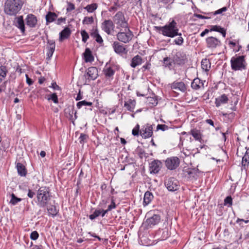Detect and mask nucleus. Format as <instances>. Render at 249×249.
Wrapping results in <instances>:
<instances>
[{"label":"nucleus","instance_id":"obj_1","mask_svg":"<svg viewBox=\"0 0 249 249\" xmlns=\"http://www.w3.org/2000/svg\"><path fill=\"white\" fill-rule=\"evenodd\" d=\"M154 28L155 31L165 36L173 38L179 35L177 23L173 19L163 26H154Z\"/></svg>","mask_w":249,"mask_h":249},{"label":"nucleus","instance_id":"obj_2","mask_svg":"<svg viewBox=\"0 0 249 249\" xmlns=\"http://www.w3.org/2000/svg\"><path fill=\"white\" fill-rule=\"evenodd\" d=\"M36 205L40 208L47 207L51 200L50 189L45 186L40 187L36 192Z\"/></svg>","mask_w":249,"mask_h":249},{"label":"nucleus","instance_id":"obj_3","mask_svg":"<svg viewBox=\"0 0 249 249\" xmlns=\"http://www.w3.org/2000/svg\"><path fill=\"white\" fill-rule=\"evenodd\" d=\"M22 0H6L4 3V11L9 16H15L21 10Z\"/></svg>","mask_w":249,"mask_h":249},{"label":"nucleus","instance_id":"obj_4","mask_svg":"<svg viewBox=\"0 0 249 249\" xmlns=\"http://www.w3.org/2000/svg\"><path fill=\"white\" fill-rule=\"evenodd\" d=\"M118 65L110 62H107L103 70V73L105 79L109 81H112L114 78L115 72L119 70Z\"/></svg>","mask_w":249,"mask_h":249},{"label":"nucleus","instance_id":"obj_5","mask_svg":"<svg viewBox=\"0 0 249 249\" xmlns=\"http://www.w3.org/2000/svg\"><path fill=\"white\" fill-rule=\"evenodd\" d=\"M231 67L234 71L245 70L246 68V63L245 56H235L232 57L231 60Z\"/></svg>","mask_w":249,"mask_h":249},{"label":"nucleus","instance_id":"obj_6","mask_svg":"<svg viewBox=\"0 0 249 249\" xmlns=\"http://www.w3.org/2000/svg\"><path fill=\"white\" fill-rule=\"evenodd\" d=\"M113 21L116 25V28L121 30L129 28L127 21L125 19L122 12H118L113 17Z\"/></svg>","mask_w":249,"mask_h":249},{"label":"nucleus","instance_id":"obj_7","mask_svg":"<svg viewBox=\"0 0 249 249\" xmlns=\"http://www.w3.org/2000/svg\"><path fill=\"white\" fill-rule=\"evenodd\" d=\"M133 36V33L129 29V28L124 29L123 30H120V31L116 35L117 39L124 43H129Z\"/></svg>","mask_w":249,"mask_h":249},{"label":"nucleus","instance_id":"obj_8","mask_svg":"<svg viewBox=\"0 0 249 249\" xmlns=\"http://www.w3.org/2000/svg\"><path fill=\"white\" fill-rule=\"evenodd\" d=\"M172 59L174 64L178 66H182L188 61L187 55L183 51L177 52L173 55Z\"/></svg>","mask_w":249,"mask_h":249},{"label":"nucleus","instance_id":"obj_9","mask_svg":"<svg viewBox=\"0 0 249 249\" xmlns=\"http://www.w3.org/2000/svg\"><path fill=\"white\" fill-rule=\"evenodd\" d=\"M164 185L170 192H175L179 189V181L173 177H170L164 180Z\"/></svg>","mask_w":249,"mask_h":249},{"label":"nucleus","instance_id":"obj_10","mask_svg":"<svg viewBox=\"0 0 249 249\" xmlns=\"http://www.w3.org/2000/svg\"><path fill=\"white\" fill-rule=\"evenodd\" d=\"M179 160L177 157L168 158L165 161L166 167L170 170L176 169L179 166Z\"/></svg>","mask_w":249,"mask_h":249},{"label":"nucleus","instance_id":"obj_11","mask_svg":"<svg viewBox=\"0 0 249 249\" xmlns=\"http://www.w3.org/2000/svg\"><path fill=\"white\" fill-rule=\"evenodd\" d=\"M206 46L208 48L213 50L221 45V42L218 38L209 36L206 39Z\"/></svg>","mask_w":249,"mask_h":249},{"label":"nucleus","instance_id":"obj_12","mask_svg":"<svg viewBox=\"0 0 249 249\" xmlns=\"http://www.w3.org/2000/svg\"><path fill=\"white\" fill-rule=\"evenodd\" d=\"M101 29L108 35H112V32L114 31V24L110 20H105L101 24Z\"/></svg>","mask_w":249,"mask_h":249},{"label":"nucleus","instance_id":"obj_13","mask_svg":"<svg viewBox=\"0 0 249 249\" xmlns=\"http://www.w3.org/2000/svg\"><path fill=\"white\" fill-rule=\"evenodd\" d=\"M140 135L142 138L147 139L153 135V127L148 124L144 125L140 130Z\"/></svg>","mask_w":249,"mask_h":249},{"label":"nucleus","instance_id":"obj_14","mask_svg":"<svg viewBox=\"0 0 249 249\" xmlns=\"http://www.w3.org/2000/svg\"><path fill=\"white\" fill-rule=\"evenodd\" d=\"M114 51L118 54H126L127 50L125 46L118 41H114L112 44Z\"/></svg>","mask_w":249,"mask_h":249},{"label":"nucleus","instance_id":"obj_15","mask_svg":"<svg viewBox=\"0 0 249 249\" xmlns=\"http://www.w3.org/2000/svg\"><path fill=\"white\" fill-rule=\"evenodd\" d=\"M162 167L161 162L158 160H154L149 164V170L151 173L157 174Z\"/></svg>","mask_w":249,"mask_h":249},{"label":"nucleus","instance_id":"obj_16","mask_svg":"<svg viewBox=\"0 0 249 249\" xmlns=\"http://www.w3.org/2000/svg\"><path fill=\"white\" fill-rule=\"evenodd\" d=\"M14 24L20 30L22 34L25 33V24L22 16L16 17L14 21Z\"/></svg>","mask_w":249,"mask_h":249},{"label":"nucleus","instance_id":"obj_17","mask_svg":"<svg viewBox=\"0 0 249 249\" xmlns=\"http://www.w3.org/2000/svg\"><path fill=\"white\" fill-rule=\"evenodd\" d=\"M206 81L201 80L198 78H195L191 83V88L196 90L203 89H204V83Z\"/></svg>","mask_w":249,"mask_h":249},{"label":"nucleus","instance_id":"obj_18","mask_svg":"<svg viewBox=\"0 0 249 249\" xmlns=\"http://www.w3.org/2000/svg\"><path fill=\"white\" fill-rule=\"evenodd\" d=\"M55 48V41L53 40H47V58L50 59L51 57L53 56V54L54 52Z\"/></svg>","mask_w":249,"mask_h":249},{"label":"nucleus","instance_id":"obj_19","mask_svg":"<svg viewBox=\"0 0 249 249\" xmlns=\"http://www.w3.org/2000/svg\"><path fill=\"white\" fill-rule=\"evenodd\" d=\"M110 201L111 203L108 206L107 209L104 210L103 209H101V216L102 217H104L109 212L116 208L117 205L115 203V199L114 196H112L110 197Z\"/></svg>","mask_w":249,"mask_h":249},{"label":"nucleus","instance_id":"obj_20","mask_svg":"<svg viewBox=\"0 0 249 249\" xmlns=\"http://www.w3.org/2000/svg\"><path fill=\"white\" fill-rule=\"evenodd\" d=\"M171 88L172 89L179 90L182 92H185L187 90V86L183 82L175 81L171 85Z\"/></svg>","mask_w":249,"mask_h":249},{"label":"nucleus","instance_id":"obj_21","mask_svg":"<svg viewBox=\"0 0 249 249\" xmlns=\"http://www.w3.org/2000/svg\"><path fill=\"white\" fill-rule=\"evenodd\" d=\"M160 221V216L159 214H154L152 216L146 219L145 223L149 227L151 228L158 224Z\"/></svg>","mask_w":249,"mask_h":249},{"label":"nucleus","instance_id":"obj_22","mask_svg":"<svg viewBox=\"0 0 249 249\" xmlns=\"http://www.w3.org/2000/svg\"><path fill=\"white\" fill-rule=\"evenodd\" d=\"M25 20L27 25L30 28L35 27L37 21L36 17L33 14L28 15Z\"/></svg>","mask_w":249,"mask_h":249},{"label":"nucleus","instance_id":"obj_23","mask_svg":"<svg viewBox=\"0 0 249 249\" xmlns=\"http://www.w3.org/2000/svg\"><path fill=\"white\" fill-rule=\"evenodd\" d=\"M229 98L227 95L223 94L215 99V104L217 107H219L222 104H227L228 102Z\"/></svg>","mask_w":249,"mask_h":249},{"label":"nucleus","instance_id":"obj_24","mask_svg":"<svg viewBox=\"0 0 249 249\" xmlns=\"http://www.w3.org/2000/svg\"><path fill=\"white\" fill-rule=\"evenodd\" d=\"M90 35L91 37L94 38L96 41L98 43L101 44L103 42V40L101 36L99 35L98 28L96 26L95 28H93V29L91 30V32H90Z\"/></svg>","mask_w":249,"mask_h":249},{"label":"nucleus","instance_id":"obj_25","mask_svg":"<svg viewBox=\"0 0 249 249\" xmlns=\"http://www.w3.org/2000/svg\"><path fill=\"white\" fill-rule=\"evenodd\" d=\"M71 35V31L68 27L65 28L59 33V41L60 42L63 41L64 40L69 38Z\"/></svg>","mask_w":249,"mask_h":249},{"label":"nucleus","instance_id":"obj_26","mask_svg":"<svg viewBox=\"0 0 249 249\" xmlns=\"http://www.w3.org/2000/svg\"><path fill=\"white\" fill-rule=\"evenodd\" d=\"M87 75L89 79L95 80L97 78L98 75L97 69L95 67H89L88 69Z\"/></svg>","mask_w":249,"mask_h":249},{"label":"nucleus","instance_id":"obj_27","mask_svg":"<svg viewBox=\"0 0 249 249\" xmlns=\"http://www.w3.org/2000/svg\"><path fill=\"white\" fill-rule=\"evenodd\" d=\"M136 105V101L134 99H129L127 101L124 102V107L127 110L133 112Z\"/></svg>","mask_w":249,"mask_h":249},{"label":"nucleus","instance_id":"obj_28","mask_svg":"<svg viewBox=\"0 0 249 249\" xmlns=\"http://www.w3.org/2000/svg\"><path fill=\"white\" fill-rule=\"evenodd\" d=\"M18 173L21 177H25L27 174L25 166L20 162H18L16 165Z\"/></svg>","mask_w":249,"mask_h":249},{"label":"nucleus","instance_id":"obj_29","mask_svg":"<svg viewBox=\"0 0 249 249\" xmlns=\"http://www.w3.org/2000/svg\"><path fill=\"white\" fill-rule=\"evenodd\" d=\"M84 60L86 62H91L94 61V57L90 50L87 48L83 53Z\"/></svg>","mask_w":249,"mask_h":249},{"label":"nucleus","instance_id":"obj_30","mask_svg":"<svg viewBox=\"0 0 249 249\" xmlns=\"http://www.w3.org/2000/svg\"><path fill=\"white\" fill-rule=\"evenodd\" d=\"M153 195L151 192L147 191L145 193L143 197V204L144 206L150 204L153 199Z\"/></svg>","mask_w":249,"mask_h":249},{"label":"nucleus","instance_id":"obj_31","mask_svg":"<svg viewBox=\"0 0 249 249\" xmlns=\"http://www.w3.org/2000/svg\"><path fill=\"white\" fill-rule=\"evenodd\" d=\"M142 62V57L139 55H137L135 56L131 60L130 66L132 68H135L138 66L140 65Z\"/></svg>","mask_w":249,"mask_h":249},{"label":"nucleus","instance_id":"obj_32","mask_svg":"<svg viewBox=\"0 0 249 249\" xmlns=\"http://www.w3.org/2000/svg\"><path fill=\"white\" fill-rule=\"evenodd\" d=\"M46 207L49 216H52L54 217L57 215L59 212V210L53 205H50L49 207L48 206Z\"/></svg>","mask_w":249,"mask_h":249},{"label":"nucleus","instance_id":"obj_33","mask_svg":"<svg viewBox=\"0 0 249 249\" xmlns=\"http://www.w3.org/2000/svg\"><path fill=\"white\" fill-rule=\"evenodd\" d=\"M201 68L203 71L208 72L211 67V63L210 60L205 58L203 59L201 61Z\"/></svg>","mask_w":249,"mask_h":249},{"label":"nucleus","instance_id":"obj_34","mask_svg":"<svg viewBox=\"0 0 249 249\" xmlns=\"http://www.w3.org/2000/svg\"><path fill=\"white\" fill-rule=\"evenodd\" d=\"M173 61H171V58L169 57H165L163 59V66L170 70L173 69Z\"/></svg>","mask_w":249,"mask_h":249},{"label":"nucleus","instance_id":"obj_35","mask_svg":"<svg viewBox=\"0 0 249 249\" xmlns=\"http://www.w3.org/2000/svg\"><path fill=\"white\" fill-rule=\"evenodd\" d=\"M57 18V15L54 12H49L46 16L47 24L54 21Z\"/></svg>","mask_w":249,"mask_h":249},{"label":"nucleus","instance_id":"obj_36","mask_svg":"<svg viewBox=\"0 0 249 249\" xmlns=\"http://www.w3.org/2000/svg\"><path fill=\"white\" fill-rule=\"evenodd\" d=\"M190 178H196L199 171L198 169H190L186 171Z\"/></svg>","mask_w":249,"mask_h":249},{"label":"nucleus","instance_id":"obj_37","mask_svg":"<svg viewBox=\"0 0 249 249\" xmlns=\"http://www.w3.org/2000/svg\"><path fill=\"white\" fill-rule=\"evenodd\" d=\"M8 70L6 66H0V82L2 81L6 77Z\"/></svg>","mask_w":249,"mask_h":249},{"label":"nucleus","instance_id":"obj_38","mask_svg":"<svg viewBox=\"0 0 249 249\" xmlns=\"http://www.w3.org/2000/svg\"><path fill=\"white\" fill-rule=\"evenodd\" d=\"M146 103L149 104L150 107L156 106L158 104V100L157 97L154 95L152 97L147 98Z\"/></svg>","mask_w":249,"mask_h":249},{"label":"nucleus","instance_id":"obj_39","mask_svg":"<svg viewBox=\"0 0 249 249\" xmlns=\"http://www.w3.org/2000/svg\"><path fill=\"white\" fill-rule=\"evenodd\" d=\"M77 107L78 108H80L83 106H89L90 107V108H89L90 110H92V103L90 102H88L85 100L81 101L80 102H78L77 103Z\"/></svg>","mask_w":249,"mask_h":249},{"label":"nucleus","instance_id":"obj_40","mask_svg":"<svg viewBox=\"0 0 249 249\" xmlns=\"http://www.w3.org/2000/svg\"><path fill=\"white\" fill-rule=\"evenodd\" d=\"M11 199L10 200L9 203L12 205H16L18 202H20L22 200V199L20 198L17 197L16 195L12 193L11 195Z\"/></svg>","mask_w":249,"mask_h":249},{"label":"nucleus","instance_id":"obj_41","mask_svg":"<svg viewBox=\"0 0 249 249\" xmlns=\"http://www.w3.org/2000/svg\"><path fill=\"white\" fill-rule=\"evenodd\" d=\"M191 134L196 140L200 141L201 139V134L200 131L196 129H193Z\"/></svg>","mask_w":249,"mask_h":249},{"label":"nucleus","instance_id":"obj_42","mask_svg":"<svg viewBox=\"0 0 249 249\" xmlns=\"http://www.w3.org/2000/svg\"><path fill=\"white\" fill-rule=\"evenodd\" d=\"M97 4L94 3L87 5L85 7H84V9L86 10L89 13H92L97 8Z\"/></svg>","mask_w":249,"mask_h":249},{"label":"nucleus","instance_id":"obj_43","mask_svg":"<svg viewBox=\"0 0 249 249\" xmlns=\"http://www.w3.org/2000/svg\"><path fill=\"white\" fill-rule=\"evenodd\" d=\"M99 216H101V209H96L93 213L89 215V217L91 220H93Z\"/></svg>","mask_w":249,"mask_h":249},{"label":"nucleus","instance_id":"obj_44","mask_svg":"<svg viewBox=\"0 0 249 249\" xmlns=\"http://www.w3.org/2000/svg\"><path fill=\"white\" fill-rule=\"evenodd\" d=\"M161 233H162L161 237L160 238L161 240H164L169 237V234L167 229H165L159 231L158 233L160 234Z\"/></svg>","mask_w":249,"mask_h":249},{"label":"nucleus","instance_id":"obj_45","mask_svg":"<svg viewBox=\"0 0 249 249\" xmlns=\"http://www.w3.org/2000/svg\"><path fill=\"white\" fill-rule=\"evenodd\" d=\"M47 100L48 101L52 100L55 104L58 103V99L56 93L48 95Z\"/></svg>","mask_w":249,"mask_h":249},{"label":"nucleus","instance_id":"obj_46","mask_svg":"<svg viewBox=\"0 0 249 249\" xmlns=\"http://www.w3.org/2000/svg\"><path fill=\"white\" fill-rule=\"evenodd\" d=\"M227 9H227V7H223L214 11V12L208 13H206V14L208 15H210V16H212V15L214 16V15H218V14H221L223 12H226L227 10Z\"/></svg>","mask_w":249,"mask_h":249},{"label":"nucleus","instance_id":"obj_47","mask_svg":"<svg viewBox=\"0 0 249 249\" xmlns=\"http://www.w3.org/2000/svg\"><path fill=\"white\" fill-rule=\"evenodd\" d=\"M94 22V19L92 17H84L82 23L84 25L91 24Z\"/></svg>","mask_w":249,"mask_h":249},{"label":"nucleus","instance_id":"obj_48","mask_svg":"<svg viewBox=\"0 0 249 249\" xmlns=\"http://www.w3.org/2000/svg\"><path fill=\"white\" fill-rule=\"evenodd\" d=\"M178 36V38H177L176 39H175L174 40V42H175V43L176 45L181 46L183 43L184 39H183V37L181 36V33H179V35Z\"/></svg>","mask_w":249,"mask_h":249},{"label":"nucleus","instance_id":"obj_49","mask_svg":"<svg viewBox=\"0 0 249 249\" xmlns=\"http://www.w3.org/2000/svg\"><path fill=\"white\" fill-rule=\"evenodd\" d=\"M81 35L82 36V40L83 42L85 43L89 38V35L88 33L85 30H82L81 32Z\"/></svg>","mask_w":249,"mask_h":249},{"label":"nucleus","instance_id":"obj_50","mask_svg":"<svg viewBox=\"0 0 249 249\" xmlns=\"http://www.w3.org/2000/svg\"><path fill=\"white\" fill-rule=\"evenodd\" d=\"M232 199L231 196H228L224 199V205L231 206L232 205Z\"/></svg>","mask_w":249,"mask_h":249},{"label":"nucleus","instance_id":"obj_51","mask_svg":"<svg viewBox=\"0 0 249 249\" xmlns=\"http://www.w3.org/2000/svg\"><path fill=\"white\" fill-rule=\"evenodd\" d=\"M88 138V136L85 134L81 133L79 138V142L80 143H84L86 140Z\"/></svg>","mask_w":249,"mask_h":249},{"label":"nucleus","instance_id":"obj_52","mask_svg":"<svg viewBox=\"0 0 249 249\" xmlns=\"http://www.w3.org/2000/svg\"><path fill=\"white\" fill-rule=\"evenodd\" d=\"M39 237V234L37 231H32L30 234V237L33 240H36Z\"/></svg>","mask_w":249,"mask_h":249},{"label":"nucleus","instance_id":"obj_53","mask_svg":"<svg viewBox=\"0 0 249 249\" xmlns=\"http://www.w3.org/2000/svg\"><path fill=\"white\" fill-rule=\"evenodd\" d=\"M169 129V127L165 124H159L157 126V130H160L163 131L167 130Z\"/></svg>","mask_w":249,"mask_h":249},{"label":"nucleus","instance_id":"obj_54","mask_svg":"<svg viewBox=\"0 0 249 249\" xmlns=\"http://www.w3.org/2000/svg\"><path fill=\"white\" fill-rule=\"evenodd\" d=\"M139 132H140V125L137 124L133 129L132 134L134 136H138L139 135Z\"/></svg>","mask_w":249,"mask_h":249},{"label":"nucleus","instance_id":"obj_55","mask_svg":"<svg viewBox=\"0 0 249 249\" xmlns=\"http://www.w3.org/2000/svg\"><path fill=\"white\" fill-rule=\"evenodd\" d=\"M223 28L221 27L220 26L218 25H213L212 26L211 29H210V31H215L219 33H220L221 30H222Z\"/></svg>","mask_w":249,"mask_h":249},{"label":"nucleus","instance_id":"obj_56","mask_svg":"<svg viewBox=\"0 0 249 249\" xmlns=\"http://www.w3.org/2000/svg\"><path fill=\"white\" fill-rule=\"evenodd\" d=\"M75 9V6L74 5L71 3V2H69L68 3V7L67 8V11L68 12H70L73 10H74Z\"/></svg>","mask_w":249,"mask_h":249},{"label":"nucleus","instance_id":"obj_57","mask_svg":"<svg viewBox=\"0 0 249 249\" xmlns=\"http://www.w3.org/2000/svg\"><path fill=\"white\" fill-rule=\"evenodd\" d=\"M108 202L107 199H102V201L100 202L99 204V206H100L103 208L106 207L107 204Z\"/></svg>","mask_w":249,"mask_h":249},{"label":"nucleus","instance_id":"obj_58","mask_svg":"<svg viewBox=\"0 0 249 249\" xmlns=\"http://www.w3.org/2000/svg\"><path fill=\"white\" fill-rule=\"evenodd\" d=\"M151 67V64L149 62H146L145 65H144L142 69V71H145L146 70H149Z\"/></svg>","mask_w":249,"mask_h":249},{"label":"nucleus","instance_id":"obj_59","mask_svg":"<svg viewBox=\"0 0 249 249\" xmlns=\"http://www.w3.org/2000/svg\"><path fill=\"white\" fill-rule=\"evenodd\" d=\"M245 222V223H248L249 222V220H244L243 219H241V218H237V219L236 220V222L238 224H239V225H242V222Z\"/></svg>","mask_w":249,"mask_h":249},{"label":"nucleus","instance_id":"obj_60","mask_svg":"<svg viewBox=\"0 0 249 249\" xmlns=\"http://www.w3.org/2000/svg\"><path fill=\"white\" fill-rule=\"evenodd\" d=\"M120 0H113V4L117 7H121L122 5H123L122 2H121Z\"/></svg>","mask_w":249,"mask_h":249},{"label":"nucleus","instance_id":"obj_61","mask_svg":"<svg viewBox=\"0 0 249 249\" xmlns=\"http://www.w3.org/2000/svg\"><path fill=\"white\" fill-rule=\"evenodd\" d=\"M26 79V82L28 84V85L30 86L32 85L33 84V81L29 77L28 74L25 75Z\"/></svg>","mask_w":249,"mask_h":249},{"label":"nucleus","instance_id":"obj_62","mask_svg":"<svg viewBox=\"0 0 249 249\" xmlns=\"http://www.w3.org/2000/svg\"><path fill=\"white\" fill-rule=\"evenodd\" d=\"M66 20L65 18L61 17L57 19L56 23L57 25H60L62 22H64Z\"/></svg>","mask_w":249,"mask_h":249},{"label":"nucleus","instance_id":"obj_63","mask_svg":"<svg viewBox=\"0 0 249 249\" xmlns=\"http://www.w3.org/2000/svg\"><path fill=\"white\" fill-rule=\"evenodd\" d=\"M35 195V193L31 190L29 189L28 191L27 196L30 198H33Z\"/></svg>","mask_w":249,"mask_h":249},{"label":"nucleus","instance_id":"obj_64","mask_svg":"<svg viewBox=\"0 0 249 249\" xmlns=\"http://www.w3.org/2000/svg\"><path fill=\"white\" fill-rule=\"evenodd\" d=\"M173 0H158V3H162L163 4H166L167 3L171 2Z\"/></svg>","mask_w":249,"mask_h":249}]
</instances>
